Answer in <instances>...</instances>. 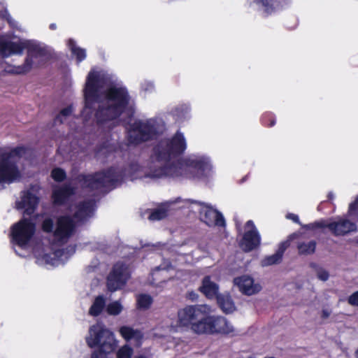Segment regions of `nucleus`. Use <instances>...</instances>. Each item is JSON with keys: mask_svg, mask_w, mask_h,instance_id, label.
I'll return each mask as SVG.
<instances>
[{"mask_svg": "<svg viewBox=\"0 0 358 358\" xmlns=\"http://www.w3.org/2000/svg\"><path fill=\"white\" fill-rule=\"evenodd\" d=\"M103 78L97 71H90L83 89L84 108L92 110L98 103L94 118L98 125H103L117 120L124 113L131 117L135 108L131 103V96L124 86L110 85L99 94L103 87Z\"/></svg>", "mask_w": 358, "mask_h": 358, "instance_id": "1", "label": "nucleus"}, {"mask_svg": "<svg viewBox=\"0 0 358 358\" xmlns=\"http://www.w3.org/2000/svg\"><path fill=\"white\" fill-rule=\"evenodd\" d=\"M186 148L185 138L180 131H177L171 138L160 140L152 148L153 156L157 162L166 163L151 170L149 176L154 178L186 177L187 169L182 160L178 159L169 163L171 159L182 155Z\"/></svg>", "mask_w": 358, "mask_h": 358, "instance_id": "2", "label": "nucleus"}, {"mask_svg": "<svg viewBox=\"0 0 358 358\" xmlns=\"http://www.w3.org/2000/svg\"><path fill=\"white\" fill-rule=\"evenodd\" d=\"M137 163H130L128 171L136 172L138 171ZM127 169H117L115 166H110L106 169L96 171L92 174H79L76 180L83 187L92 189L101 187L115 188L121 185L127 176Z\"/></svg>", "mask_w": 358, "mask_h": 358, "instance_id": "3", "label": "nucleus"}, {"mask_svg": "<svg viewBox=\"0 0 358 358\" xmlns=\"http://www.w3.org/2000/svg\"><path fill=\"white\" fill-rule=\"evenodd\" d=\"M86 343L90 348H98L91 358H107V355L113 352L117 348V341L114 334L99 325H92L89 329V336Z\"/></svg>", "mask_w": 358, "mask_h": 358, "instance_id": "4", "label": "nucleus"}, {"mask_svg": "<svg viewBox=\"0 0 358 358\" xmlns=\"http://www.w3.org/2000/svg\"><path fill=\"white\" fill-rule=\"evenodd\" d=\"M191 330L198 335H234V328L228 320L222 316H199L192 324Z\"/></svg>", "mask_w": 358, "mask_h": 358, "instance_id": "5", "label": "nucleus"}, {"mask_svg": "<svg viewBox=\"0 0 358 358\" xmlns=\"http://www.w3.org/2000/svg\"><path fill=\"white\" fill-rule=\"evenodd\" d=\"M159 135L157 124L152 120H136L130 124L127 136L129 144L138 145L156 139Z\"/></svg>", "mask_w": 358, "mask_h": 358, "instance_id": "6", "label": "nucleus"}, {"mask_svg": "<svg viewBox=\"0 0 358 358\" xmlns=\"http://www.w3.org/2000/svg\"><path fill=\"white\" fill-rule=\"evenodd\" d=\"M304 227L308 230L328 228L335 236H343L350 232L356 231L357 229L355 222L346 218H339L338 220L328 224L324 220H321L308 224Z\"/></svg>", "mask_w": 358, "mask_h": 358, "instance_id": "7", "label": "nucleus"}, {"mask_svg": "<svg viewBox=\"0 0 358 358\" xmlns=\"http://www.w3.org/2000/svg\"><path fill=\"white\" fill-rule=\"evenodd\" d=\"M24 49H27V54L24 63L22 65L15 66L11 67L10 69L6 70L8 73L12 74H25L32 69L34 59L45 57L48 53L45 48L29 41L24 42Z\"/></svg>", "mask_w": 358, "mask_h": 358, "instance_id": "8", "label": "nucleus"}, {"mask_svg": "<svg viewBox=\"0 0 358 358\" xmlns=\"http://www.w3.org/2000/svg\"><path fill=\"white\" fill-rule=\"evenodd\" d=\"M202 313L196 306H186L178 310L177 320L171 324V329L173 332H182L191 329L192 324L201 316Z\"/></svg>", "mask_w": 358, "mask_h": 358, "instance_id": "9", "label": "nucleus"}, {"mask_svg": "<svg viewBox=\"0 0 358 358\" xmlns=\"http://www.w3.org/2000/svg\"><path fill=\"white\" fill-rule=\"evenodd\" d=\"M36 231V225L30 219L23 218L11 228L13 242L22 247L28 244Z\"/></svg>", "mask_w": 358, "mask_h": 358, "instance_id": "10", "label": "nucleus"}, {"mask_svg": "<svg viewBox=\"0 0 358 358\" xmlns=\"http://www.w3.org/2000/svg\"><path fill=\"white\" fill-rule=\"evenodd\" d=\"M130 275L128 267L123 262H117L113 266L107 278V287L110 292H115L124 287Z\"/></svg>", "mask_w": 358, "mask_h": 358, "instance_id": "11", "label": "nucleus"}, {"mask_svg": "<svg viewBox=\"0 0 358 358\" xmlns=\"http://www.w3.org/2000/svg\"><path fill=\"white\" fill-rule=\"evenodd\" d=\"M38 185H31L29 189L23 191L21 195V200L16 202L17 209H23L24 215H31L36 210L40 198L35 194L38 192Z\"/></svg>", "mask_w": 358, "mask_h": 358, "instance_id": "12", "label": "nucleus"}, {"mask_svg": "<svg viewBox=\"0 0 358 358\" xmlns=\"http://www.w3.org/2000/svg\"><path fill=\"white\" fill-rule=\"evenodd\" d=\"M76 224L70 215H60L56 221V227L54 231V237L59 242H66L73 234Z\"/></svg>", "mask_w": 358, "mask_h": 358, "instance_id": "13", "label": "nucleus"}, {"mask_svg": "<svg viewBox=\"0 0 358 358\" xmlns=\"http://www.w3.org/2000/svg\"><path fill=\"white\" fill-rule=\"evenodd\" d=\"M245 226L247 227H251V229L245 231L239 242V246L245 252H249L255 250L260 245L261 236L252 220H248Z\"/></svg>", "mask_w": 358, "mask_h": 358, "instance_id": "14", "label": "nucleus"}, {"mask_svg": "<svg viewBox=\"0 0 358 358\" xmlns=\"http://www.w3.org/2000/svg\"><path fill=\"white\" fill-rule=\"evenodd\" d=\"M20 177V173L16 163L0 157V184L11 183Z\"/></svg>", "mask_w": 358, "mask_h": 358, "instance_id": "15", "label": "nucleus"}, {"mask_svg": "<svg viewBox=\"0 0 358 358\" xmlns=\"http://www.w3.org/2000/svg\"><path fill=\"white\" fill-rule=\"evenodd\" d=\"M77 187L71 183L63 185L53 189L51 198L55 206H64L67 203L70 198L76 193Z\"/></svg>", "mask_w": 358, "mask_h": 358, "instance_id": "16", "label": "nucleus"}, {"mask_svg": "<svg viewBox=\"0 0 358 358\" xmlns=\"http://www.w3.org/2000/svg\"><path fill=\"white\" fill-rule=\"evenodd\" d=\"M200 219L206 225L224 227L226 224L223 215L212 207L203 205L199 211Z\"/></svg>", "mask_w": 358, "mask_h": 358, "instance_id": "17", "label": "nucleus"}, {"mask_svg": "<svg viewBox=\"0 0 358 358\" xmlns=\"http://www.w3.org/2000/svg\"><path fill=\"white\" fill-rule=\"evenodd\" d=\"M187 169L186 178H203L210 169L209 164L203 159H189L185 164Z\"/></svg>", "mask_w": 358, "mask_h": 358, "instance_id": "18", "label": "nucleus"}, {"mask_svg": "<svg viewBox=\"0 0 358 358\" xmlns=\"http://www.w3.org/2000/svg\"><path fill=\"white\" fill-rule=\"evenodd\" d=\"M24 50V42H14L8 40L0 41V54L3 58L12 55H21Z\"/></svg>", "mask_w": 358, "mask_h": 358, "instance_id": "19", "label": "nucleus"}, {"mask_svg": "<svg viewBox=\"0 0 358 358\" xmlns=\"http://www.w3.org/2000/svg\"><path fill=\"white\" fill-rule=\"evenodd\" d=\"M199 291L201 292L207 299H217L219 296V286L210 279V276L206 275L202 280L201 286L199 288Z\"/></svg>", "mask_w": 358, "mask_h": 358, "instance_id": "20", "label": "nucleus"}, {"mask_svg": "<svg viewBox=\"0 0 358 358\" xmlns=\"http://www.w3.org/2000/svg\"><path fill=\"white\" fill-rule=\"evenodd\" d=\"M234 283L239 290L245 295H252L255 294L257 290L254 286L253 278L248 275H241L234 279Z\"/></svg>", "mask_w": 358, "mask_h": 358, "instance_id": "21", "label": "nucleus"}, {"mask_svg": "<svg viewBox=\"0 0 358 358\" xmlns=\"http://www.w3.org/2000/svg\"><path fill=\"white\" fill-rule=\"evenodd\" d=\"M119 332L122 338L129 341L134 339L136 342L141 343L143 338V334L141 330L134 329L129 326H122L120 328Z\"/></svg>", "mask_w": 358, "mask_h": 358, "instance_id": "22", "label": "nucleus"}, {"mask_svg": "<svg viewBox=\"0 0 358 358\" xmlns=\"http://www.w3.org/2000/svg\"><path fill=\"white\" fill-rule=\"evenodd\" d=\"M216 299L218 306L224 313L228 314L235 310V304L229 294H220Z\"/></svg>", "mask_w": 358, "mask_h": 358, "instance_id": "23", "label": "nucleus"}, {"mask_svg": "<svg viewBox=\"0 0 358 358\" xmlns=\"http://www.w3.org/2000/svg\"><path fill=\"white\" fill-rule=\"evenodd\" d=\"M93 211V205L91 201H83L77 206V210L74 213L73 217L76 219L83 220L89 216Z\"/></svg>", "mask_w": 358, "mask_h": 358, "instance_id": "24", "label": "nucleus"}, {"mask_svg": "<svg viewBox=\"0 0 358 358\" xmlns=\"http://www.w3.org/2000/svg\"><path fill=\"white\" fill-rule=\"evenodd\" d=\"M316 246V241L311 240L309 242L299 241L296 245V248L299 255H310L315 253Z\"/></svg>", "mask_w": 358, "mask_h": 358, "instance_id": "25", "label": "nucleus"}, {"mask_svg": "<svg viewBox=\"0 0 358 358\" xmlns=\"http://www.w3.org/2000/svg\"><path fill=\"white\" fill-rule=\"evenodd\" d=\"M27 152V148L25 146L19 145L12 148L9 152L1 153L0 157L8 161H12L11 159L15 157L21 158Z\"/></svg>", "mask_w": 358, "mask_h": 358, "instance_id": "26", "label": "nucleus"}, {"mask_svg": "<svg viewBox=\"0 0 358 358\" xmlns=\"http://www.w3.org/2000/svg\"><path fill=\"white\" fill-rule=\"evenodd\" d=\"M105 306V299L103 296H98L90 308L89 313L94 317L99 315Z\"/></svg>", "mask_w": 358, "mask_h": 358, "instance_id": "27", "label": "nucleus"}, {"mask_svg": "<svg viewBox=\"0 0 358 358\" xmlns=\"http://www.w3.org/2000/svg\"><path fill=\"white\" fill-rule=\"evenodd\" d=\"M254 3L262 6L266 16L271 15L275 11V6L273 0H253Z\"/></svg>", "mask_w": 358, "mask_h": 358, "instance_id": "28", "label": "nucleus"}, {"mask_svg": "<svg viewBox=\"0 0 358 358\" xmlns=\"http://www.w3.org/2000/svg\"><path fill=\"white\" fill-rule=\"evenodd\" d=\"M301 236V233L299 232H294V233H292V234H290L288 237H289V239H287V241H282L281 242L279 245H278V250H276V253L278 254V255H280L282 258L283 257V255L285 252V250L289 247L290 245V240L294 238H296V237H299Z\"/></svg>", "mask_w": 358, "mask_h": 358, "instance_id": "29", "label": "nucleus"}, {"mask_svg": "<svg viewBox=\"0 0 358 358\" xmlns=\"http://www.w3.org/2000/svg\"><path fill=\"white\" fill-rule=\"evenodd\" d=\"M152 298L146 294H141L137 298V307L140 309H148L152 303Z\"/></svg>", "mask_w": 358, "mask_h": 358, "instance_id": "30", "label": "nucleus"}, {"mask_svg": "<svg viewBox=\"0 0 358 358\" xmlns=\"http://www.w3.org/2000/svg\"><path fill=\"white\" fill-rule=\"evenodd\" d=\"M260 121L263 126L271 127L275 124L276 117L273 113L265 112L262 114Z\"/></svg>", "mask_w": 358, "mask_h": 358, "instance_id": "31", "label": "nucleus"}, {"mask_svg": "<svg viewBox=\"0 0 358 358\" xmlns=\"http://www.w3.org/2000/svg\"><path fill=\"white\" fill-rule=\"evenodd\" d=\"M50 176L55 182H61L66 180V173L63 169L56 167L52 169Z\"/></svg>", "mask_w": 358, "mask_h": 358, "instance_id": "32", "label": "nucleus"}, {"mask_svg": "<svg viewBox=\"0 0 358 358\" xmlns=\"http://www.w3.org/2000/svg\"><path fill=\"white\" fill-rule=\"evenodd\" d=\"M282 258L275 252L272 255L265 257L262 260V266H268L273 264H278L282 262Z\"/></svg>", "mask_w": 358, "mask_h": 358, "instance_id": "33", "label": "nucleus"}, {"mask_svg": "<svg viewBox=\"0 0 358 358\" xmlns=\"http://www.w3.org/2000/svg\"><path fill=\"white\" fill-rule=\"evenodd\" d=\"M167 216V210L164 208L154 209L150 214L148 218L150 220H161Z\"/></svg>", "mask_w": 358, "mask_h": 358, "instance_id": "34", "label": "nucleus"}, {"mask_svg": "<svg viewBox=\"0 0 358 358\" xmlns=\"http://www.w3.org/2000/svg\"><path fill=\"white\" fill-rule=\"evenodd\" d=\"M107 313L110 315H117L122 310V306L119 301H114L108 305Z\"/></svg>", "mask_w": 358, "mask_h": 358, "instance_id": "35", "label": "nucleus"}, {"mask_svg": "<svg viewBox=\"0 0 358 358\" xmlns=\"http://www.w3.org/2000/svg\"><path fill=\"white\" fill-rule=\"evenodd\" d=\"M133 354V349L129 345H124L117 352V358H131Z\"/></svg>", "mask_w": 358, "mask_h": 358, "instance_id": "36", "label": "nucleus"}, {"mask_svg": "<svg viewBox=\"0 0 358 358\" xmlns=\"http://www.w3.org/2000/svg\"><path fill=\"white\" fill-rule=\"evenodd\" d=\"M41 229L43 231L47 234L53 233L54 234V222L52 218L47 217L44 219L41 224Z\"/></svg>", "mask_w": 358, "mask_h": 358, "instance_id": "37", "label": "nucleus"}, {"mask_svg": "<svg viewBox=\"0 0 358 358\" xmlns=\"http://www.w3.org/2000/svg\"><path fill=\"white\" fill-rule=\"evenodd\" d=\"M73 113V106L69 105L66 108L62 109L59 113L56 116L55 120L59 122L60 123L63 122L62 117H67L71 115Z\"/></svg>", "mask_w": 358, "mask_h": 358, "instance_id": "38", "label": "nucleus"}, {"mask_svg": "<svg viewBox=\"0 0 358 358\" xmlns=\"http://www.w3.org/2000/svg\"><path fill=\"white\" fill-rule=\"evenodd\" d=\"M72 54L76 56L78 63L83 62L86 58L85 50L80 47L78 49H76Z\"/></svg>", "mask_w": 358, "mask_h": 358, "instance_id": "39", "label": "nucleus"}, {"mask_svg": "<svg viewBox=\"0 0 358 358\" xmlns=\"http://www.w3.org/2000/svg\"><path fill=\"white\" fill-rule=\"evenodd\" d=\"M348 213L350 215L358 216V196L355 200L349 205Z\"/></svg>", "mask_w": 358, "mask_h": 358, "instance_id": "40", "label": "nucleus"}, {"mask_svg": "<svg viewBox=\"0 0 358 358\" xmlns=\"http://www.w3.org/2000/svg\"><path fill=\"white\" fill-rule=\"evenodd\" d=\"M317 276L320 280L326 281L328 280L329 274V272L325 269L320 268L317 271Z\"/></svg>", "mask_w": 358, "mask_h": 358, "instance_id": "41", "label": "nucleus"}, {"mask_svg": "<svg viewBox=\"0 0 358 358\" xmlns=\"http://www.w3.org/2000/svg\"><path fill=\"white\" fill-rule=\"evenodd\" d=\"M286 218L288 219V220H292L294 223H296L299 225H301L303 228L307 229L306 227H304V226L306 224H302L299 220V217L296 214H294V213H289L286 215Z\"/></svg>", "mask_w": 358, "mask_h": 358, "instance_id": "42", "label": "nucleus"}, {"mask_svg": "<svg viewBox=\"0 0 358 358\" xmlns=\"http://www.w3.org/2000/svg\"><path fill=\"white\" fill-rule=\"evenodd\" d=\"M349 304L355 306H358V291L352 293L348 299Z\"/></svg>", "mask_w": 358, "mask_h": 358, "instance_id": "43", "label": "nucleus"}, {"mask_svg": "<svg viewBox=\"0 0 358 358\" xmlns=\"http://www.w3.org/2000/svg\"><path fill=\"white\" fill-rule=\"evenodd\" d=\"M67 45H68V47L70 49L71 53L73 51H75L76 49H78L79 48L76 45V41L72 38L69 39Z\"/></svg>", "mask_w": 358, "mask_h": 358, "instance_id": "44", "label": "nucleus"}, {"mask_svg": "<svg viewBox=\"0 0 358 358\" xmlns=\"http://www.w3.org/2000/svg\"><path fill=\"white\" fill-rule=\"evenodd\" d=\"M108 142H103L101 144L99 145L96 147V152H102L103 150L106 149L108 148Z\"/></svg>", "mask_w": 358, "mask_h": 358, "instance_id": "45", "label": "nucleus"}, {"mask_svg": "<svg viewBox=\"0 0 358 358\" xmlns=\"http://www.w3.org/2000/svg\"><path fill=\"white\" fill-rule=\"evenodd\" d=\"M49 28L51 30H55L57 29V25L55 23H52L50 24Z\"/></svg>", "mask_w": 358, "mask_h": 358, "instance_id": "46", "label": "nucleus"}, {"mask_svg": "<svg viewBox=\"0 0 358 358\" xmlns=\"http://www.w3.org/2000/svg\"><path fill=\"white\" fill-rule=\"evenodd\" d=\"M329 313L328 312H327L326 310L322 311V317L323 318H327L329 317Z\"/></svg>", "mask_w": 358, "mask_h": 358, "instance_id": "47", "label": "nucleus"}, {"mask_svg": "<svg viewBox=\"0 0 358 358\" xmlns=\"http://www.w3.org/2000/svg\"><path fill=\"white\" fill-rule=\"evenodd\" d=\"M328 199H333V194H332V193H331V192H330V193H329V194H328Z\"/></svg>", "mask_w": 358, "mask_h": 358, "instance_id": "48", "label": "nucleus"}, {"mask_svg": "<svg viewBox=\"0 0 358 358\" xmlns=\"http://www.w3.org/2000/svg\"><path fill=\"white\" fill-rule=\"evenodd\" d=\"M355 355V357L357 358H358V348L356 350Z\"/></svg>", "mask_w": 358, "mask_h": 358, "instance_id": "49", "label": "nucleus"}, {"mask_svg": "<svg viewBox=\"0 0 358 358\" xmlns=\"http://www.w3.org/2000/svg\"><path fill=\"white\" fill-rule=\"evenodd\" d=\"M136 358H145V356H143V355H141V356H139V357H136Z\"/></svg>", "mask_w": 358, "mask_h": 358, "instance_id": "50", "label": "nucleus"}, {"mask_svg": "<svg viewBox=\"0 0 358 358\" xmlns=\"http://www.w3.org/2000/svg\"><path fill=\"white\" fill-rule=\"evenodd\" d=\"M248 358H255L254 356H249Z\"/></svg>", "mask_w": 358, "mask_h": 358, "instance_id": "51", "label": "nucleus"}, {"mask_svg": "<svg viewBox=\"0 0 358 358\" xmlns=\"http://www.w3.org/2000/svg\"><path fill=\"white\" fill-rule=\"evenodd\" d=\"M311 266H315V264L314 263H312V264H311Z\"/></svg>", "mask_w": 358, "mask_h": 358, "instance_id": "52", "label": "nucleus"}, {"mask_svg": "<svg viewBox=\"0 0 358 358\" xmlns=\"http://www.w3.org/2000/svg\"><path fill=\"white\" fill-rule=\"evenodd\" d=\"M73 252L75 251V246L72 248Z\"/></svg>", "mask_w": 358, "mask_h": 358, "instance_id": "53", "label": "nucleus"}]
</instances>
